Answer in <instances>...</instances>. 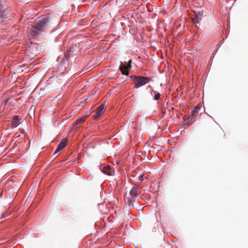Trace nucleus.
<instances>
[{
    "mask_svg": "<svg viewBox=\"0 0 248 248\" xmlns=\"http://www.w3.org/2000/svg\"><path fill=\"white\" fill-rule=\"evenodd\" d=\"M49 22L50 18L48 16H43L38 18L31 30V34L33 36L38 35L48 25Z\"/></svg>",
    "mask_w": 248,
    "mask_h": 248,
    "instance_id": "1",
    "label": "nucleus"
},
{
    "mask_svg": "<svg viewBox=\"0 0 248 248\" xmlns=\"http://www.w3.org/2000/svg\"><path fill=\"white\" fill-rule=\"evenodd\" d=\"M134 78L135 87L136 88L143 86L151 80L149 78L145 77H134Z\"/></svg>",
    "mask_w": 248,
    "mask_h": 248,
    "instance_id": "2",
    "label": "nucleus"
},
{
    "mask_svg": "<svg viewBox=\"0 0 248 248\" xmlns=\"http://www.w3.org/2000/svg\"><path fill=\"white\" fill-rule=\"evenodd\" d=\"M105 105L104 104H102L99 106L96 109L95 114H94V118L95 119L98 118L99 116L105 112Z\"/></svg>",
    "mask_w": 248,
    "mask_h": 248,
    "instance_id": "3",
    "label": "nucleus"
},
{
    "mask_svg": "<svg viewBox=\"0 0 248 248\" xmlns=\"http://www.w3.org/2000/svg\"><path fill=\"white\" fill-rule=\"evenodd\" d=\"M140 188L138 185H135L132 187L130 191V196L136 197L138 193L140 192Z\"/></svg>",
    "mask_w": 248,
    "mask_h": 248,
    "instance_id": "4",
    "label": "nucleus"
},
{
    "mask_svg": "<svg viewBox=\"0 0 248 248\" xmlns=\"http://www.w3.org/2000/svg\"><path fill=\"white\" fill-rule=\"evenodd\" d=\"M103 171L104 173L109 176H112L114 174L113 169L111 168L108 165L103 167Z\"/></svg>",
    "mask_w": 248,
    "mask_h": 248,
    "instance_id": "5",
    "label": "nucleus"
},
{
    "mask_svg": "<svg viewBox=\"0 0 248 248\" xmlns=\"http://www.w3.org/2000/svg\"><path fill=\"white\" fill-rule=\"evenodd\" d=\"M119 68L123 75H128V71L127 70L128 68L126 67V65H124L123 63H122L120 66Z\"/></svg>",
    "mask_w": 248,
    "mask_h": 248,
    "instance_id": "6",
    "label": "nucleus"
},
{
    "mask_svg": "<svg viewBox=\"0 0 248 248\" xmlns=\"http://www.w3.org/2000/svg\"><path fill=\"white\" fill-rule=\"evenodd\" d=\"M19 118L18 116H16L14 117L12 120V125L13 127H16L18 126L19 124Z\"/></svg>",
    "mask_w": 248,
    "mask_h": 248,
    "instance_id": "7",
    "label": "nucleus"
},
{
    "mask_svg": "<svg viewBox=\"0 0 248 248\" xmlns=\"http://www.w3.org/2000/svg\"><path fill=\"white\" fill-rule=\"evenodd\" d=\"M128 202L130 206H134V202L136 201V197L130 196L127 199Z\"/></svg>",
    "mask_w": 248,
    "mask_h": 248,
    "instance_id": "8",
    "label": "nucleus"
},
{
    "mask_svg": "<svg viewBox=\"0 0 248 248\" xmlns=\"http://www.w3.org/2000/svg\"><path fill=\"white\" fill-rule=\"evenodd\" d=\"M201 105L199 104L195 107L194 109L192 111L191 115L193 117H195L196 116L197 111L199 109H200L201 108Z\"/></svg>",
    "mask_w": 248,
    "mask_h": 248,
    "instance_id": "9",
    "label": "nucleus"
},
{
    "mask_svg": "<svg viewBox=\"0 0 248 248\" xmlns=\"http://www.w3.org/2000/svg\"><path fill=\"white\" fill-rule=\"evenodd\" d=\"M66 145V140H62L58 145V147L60 149V150L63 149Z\"/></svg>",
    "mask_w": 248,
    "mask_h": 248,
    "instance_id": "10",
    "label": "nucleus"
},
{
    "mask_svg": "<svg viewBox=\"0 0 248 248\" xmlns=\"http://www.w3.org/2000/svg\"><path fill=\"white\" fill-rule=\"evenodd\" d=\"M87 118V116H84L81 118H80L77 119V120L76 121V125H78L80 124L81 123L84 122L86 120Z\"/></svg>",
    "mask_w": 248,
    "mask_h": 248,
    "instance_id": "11",
    "label": "nucleus"
},
{
    "mask_svg": "<svg viewBox=\"0 0 248 248\" xmlns=\"http://www.w3.org/2000/svg\"><path fill=\"white\" fill-rule=\"evenodd\" d=\"M203 14L202 12H198L197 13H196L195 14V18H196L197 19H198V20H201L202 19V16Z\"/></svg>",
    "mask_w": 248,
    "mask_h": 248,
    "instance_id": "12",
    "label": "nucleus"
},
{
    "mask_svg": "<svg viewBox=\"0 0 248 248\" xmlns=\"http://www.w3.org/2000/svg\"><path fill=\"white\" fill-rule=\"evenodd\" d=\"M192 22L194 24H196V26H197V24H199L200 20H198L196 18L194 17L192 18Z\"/></svg>",
    "mask_w": 248,
    "mask_h": 248,
    "instance_id": "13",
    "label": "nucleus"
},
{
    "mask_svg": "<svg viewBox=\"0 0 248 248\" xmlns=\"http://www.w3.org/2000/svg\"><path fill=\"white\" fill-rule=\"evenodd\" d=\"M132 62V60H130L128 62V64L127 65H126V67L128 69H130L131 68V63Z\"/></svg>",
    "mask_w": 248,
    "mask_h": 248,
    "instance_id": "14",
    "label": "nucleus"
},
{
    "mask_svg": "<svg viewBox=\"0 0 248 248\" xmlns=\"http://www.w3.org/2000/svg\"><path fill=\"white\" fill-rule=\"evenodd\" d=\"M160 96V93H156L155 96V100H158L159 99Z\"/></svg>",
    "mask_w": 248,
    "mask_h": 248,
    "instance_id": "15",
    "label": "nucleus"
},
{
    "mask_svg": "<svg viewBox=\"0 0 248 248\" xmlns=\"http://www.w3.org/2000/svg\"><path fill=\"white\" fill-rule=\"evenodd\" d=\"M61 151V150H60V149H59L58 147H57V148L56 149V151H55V152L54 153V155H55V154H57L58 153H59Z\"/></svg>",
    "mask_w": 248,
    "mask_h": 248,
    "instance_id": "16",
    "label": "nucleus"
},
{
    "mask_svg": "<svg viewBox=\"0 0 248 248\" xmlns=\"http://www.w3.org/2000/svg\"><path fill=\"white\" fill-rule=\"evenodd\" d=\"M139 180H140L141 181H143V175H140L139 177Z\"/></svg>",
    "mask_w": 248,
    "mask_h": 248,
    "instance_id": "17",
    "label": "nucleus"
}]
</instances>
